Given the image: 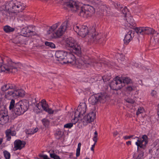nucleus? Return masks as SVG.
<instances>
[{
    "instance_id": "nucleus-1",
    "label": "nucleus",
    "mask_w": 159,
    "mask_h": 159,
    "mask_svg": "<svg viewBox=\"0 0 159 159\" xmlns=\"http://www.w3.org/2000/svg\"><path fill=\"white\" fill-rule=\"evenodd\" d=\"M61 23L58 22L51 26L47 33L50 34L52 38H57L63 35L68 26V23L65 21L60 25Z\"/></svg>"
},
{
    "instance_id": "nucleus-2",
    "label": "nucleus",
    "mask_w": 159,
    "mask_h": 159,
    "mask_svg": "<svg viewBox=\"0 0 159 159\" xmlns=\"http://www.w3.org/2000/svg\"><path fill=\"white\" fill-rule=\"evenodd\" d=\"M93 61L87 56H84L79 59L78 60H76L75 56L70 53H67L66 59L64 61L62 62L63 63H70L72 64L78 65L80 68H82V66H88V65L92 64Z\"/></svg>"
},
{
    "instance_id": "nucleus-3",
    "label": "nucleus",
    "mask_w": 159,
    "mask_h": 159,
    "mask_svg": "<svg viewBox=\"0 0 159 159\" xmlns=\"http://www.w3.org/2000/svg\"><path fill=\"white\" fill-rule=\"evenodd\" d=\"M29 107V102L27 101H20L15 104V101L11 99L10 102L9 109H13V114L16 117L23 114Z\"/></svg>"
},
{
    "instance_id": "nucleus-4",
    "label": "nucleus",
    "mask_w": 159,
    "mask_h": 159,
    "mask_svg": "<svg viewBox=\"0 0 159 159\" xmlns=\"http://www.w3.org/2000/svg\"><path fill=\"white\" fill-rule=\"evenodd\" d=\"M24 4L16 1H11L7 2L5 8L9 13H17L22 12L25 9Z\"/></svg>"
},
{
    "instance_id": "nucleus-5",
    "label": "nucleus",
    "mask_w": 159,
    "mask_h": 159,
    "mask_svg": "<svg viewBox=\"0 0 159 159\" xmlns=\"http://www.w3.org/2000/svg\"><path fill=\"white\" fill-rule=\"evenodd\" d=\"M19 64L12 61L11 59H8L7 62L2 65L0 63V72H5L7 73H15L18 70Z\"/></svg>"
},
{
    "instance_id": "nucleus-6",
    "label": "nucleus",
    "mask_w": 159,
    "mask_h": 159,
    "mask_svg": "<svg viewBox=\"0 0 159 159\" xmlns=\"http://www.w3.org/2000/svg\"><path fill=\"white\" fill-rule=\"evenodd\" d=\"M134 30L138 34L142 35L150 34L152 35L155 41H157L159 44V34L157 33L152 28L148 27H136L134 28Z\"/></svg>"
},
{
    "instance_id": "nucleus-7",
    "label": "nucleus",
    "mask_w": 159,
    "mask_h": 159,
    "mask_svg": "<svg viewBox=\"0 0 159 159\" xmlns=\"http://www.w3.org/2000/svg\"><path fill=\"white\" fill-rule=\"evenodd\" d=\"M134 139H137V141L135 142V144L137 147V150L139 148L144 149L145 148L146 145L148 142V137L145 135H143L141 138L135 137Z\"/></svg>"
},
{
    "instance_id": "nucleus-8",
    "label": "nucleus",
    "mask_w": 159,
    "mask_h": 159,
    "mask_svg": "<svg viewBox=\"0 0 159 159\" xmlns=\"http://www.w3.org/2000/svg\"><path fill=\"white\" fill-rule=\"evenodd\" d=\"M110 86L113 90H117L121 89L124 85L122 84V80L117 77L111 82Z\"/></svg>"
},
{
    "instance_id": "nucleus-9",
    "label": "nucleus",
    "mask_w": 159,
    "mask_h": 159,
    "mask_svg": "<svg viewBox=\"0 0 159 159\" xmlns=\"http://www.w3.org/2000/svg\"><path fill=\"white\" fill-rule=\"evenodd\" d=\"M74 29L78 34L82 37H85L88 33V28L86 26H75Z\"/></svg>"
},
{
    "instance_id": "nucleus-10",
    "label": "nucleus",
    "mask_w": 159,
    "mask_h": 159,
    "mask_svg": "<svg viewBox=\"0 0 159 159\" xmlns=\"http://www.w3.org/2000/svg\"><path fill=\"white\" fill-rule=\"evenodd\" d=\"M64 5L72 10L76 11L79 7L78 2L73 0H64Z\"/></svg>"
},
{
    "instance_id": "nucleus-11",
    "label": "nucleus",
    "mask_w": 159,
    "mask_h": 159,
    "mask_svg": "<svg viewBox=\"0 0 159 159\" xmlns=\"http://www.w3.org/2000/svg\"><path fill=\"white\" fill-rule=\"evenodd\" d=\"M86 105L85 103H82L80 104L78 107L77 110L75 112V115L76 116L81 117L86 111Z\"/></svg>"
},
{
    "instance_id": "nucleus-12",
    "label": "nucleus",
    "mask_w": 159,
    "mask_h": 159,
    "mask_svg": "<svg viewBox=\"0 0 159 159\" xmlns=\"http://www.w3.org/2000/svg\"><path fill=\"white\" fill-rule=\"evenodd\" d=\"M95 113L93 111L90 112L85 116L83 118V122L84 124L91 123L95 118Z\"/></svg>"
},
{
    "instance_id": "nucleus-13",
    "label": "nucleus",
    "mask_w": 159,
    "mask_h": 159,
    "mask_svg": "<svg viewBox=\"0 0 159 159\" xmlns=\"http://www.w3.org/2000/svg\"><path fill=\"white\" fill-rule=\"evenodd\" d=\"M8 112L6 111H2L0 112V124L3 125L7 123L9 120Z\"/></svg>"
},
{
    "instance_id": "nucleus-14",
    "label": "nucleus",
    "mask_w": 159,
    "mask_h": 159,
    "mask_svg": "<svg viewBox=\"0 0 159 159\" xmlns=\"http://www.w3.org/2000/svg\"><path fill=\"white\" fill-rule=\"evenodd\" d=\"M67 52L62 51H57L56 52L55 56L59 61H64L66 59Z\"/></svg>"
},
{
    "instance_id": "nucleus-15",
    "label": "nucleus",
    "mask_w": 159,
    "mask_h": 159,
    "mask_svg": "<svg viewBox=\"0 0 159 159\" xmlns=\"http://www.w3.org/2000/svg\"><path fill=\"white\" fill-rule=\"evenodd\" d=\"M26 143L24 141H22L19 139L16 140L14 143V148L15 150H20L24 147Z\"/></svg>"
},
{
    "instance_id": "nucleus-16",
    "label": "nucleus",
    "mask_w": 159,
    "mask_h": 159,
    "mask_svg": "<svg viewBox=\"0 0 159 159\" xmlns=\"http://www.w3.org/2000/svg\"><path fill=\"white\" fill-rule=\"evenodd\" d=\"M94 13V11H90L89 9L85 10L84 8H81L79 12V15L84 17H87L91 16Z\"/></svg>"
},
{
    "instance_id": "nucleus-17",
    "label": "nucleus",
    "mask_w": 159,
    "mask_h": 159,
    "mask_svg": "<svg viewBox=\"0 0 159 159\" xmlns=\"http://www.w3.org/2000/svg\"><path fill=\"white\" fill-rule=\"evenodd\" d=\"M105 98L104 96L102 97L99 95H92L89 99V101L92 105L95 104L98 100L101 101L102 99Z\"/></svg>"
},
{
    "instance_id": "nucleus-18",
    "label": "nucleus",
    "mask_w": 159,
    "mask_h": 159,
    "mask_svg": "<svg viewBox=\"0 0 159 159\" xmlns=\"http://www.w3.org/2000/svg\"><path fill=\"white\" fill-rule=\"evenodd\" d=\"M13 127H11L9 129H7L5 132L6 137L7 141H9L11 139V135L12 136H14L16 134V131L13 130Z\"/></svg>"
},
{
    "instance_id": "nucleus-19",
    "label": "nucleus",
    "mask_w": 159,
    "mask_h": 159,
    "mask_svg": "<svg viewBox=\"0 0 159 159\" xmlns=\"http://www.w3.org/2000/svg\"><path fill=\"white\" fill-rule=\"evenodd\" d=\"M34 31L30 30V28L25 27L22 28L20 32L21 35L25 37H29L31 36Z\"/></svg>"
},
{
    "instance_id": "nucleus-20",
    "label": "nucleus",
    "mask_w": 159,
    "mask_h": 159,
    "mask_svg": "<svg viewBox=\"0 0 159 159\" xmlns=\"http://www.w3.org/2000/svg\"><path fill=\"white\" fill-rule=\"evenodd\" d=\"M48 106V104L47 103L46 101L44 99L41 100L40 102L36 105V107L39 109L40 110L42 108L44 111L45 110Z\"/></svg>"
},
{
    "instance_id": "nucleus-21",
    "label": "nucleus",
    "mask_w": 159,
    "mask_h": 159,
    "mask_svg": "<svg viewBox=\"0 0 159 159\" xmlns=\"http://www.w3.org/2000/svg\"><path fill=\"white\" fill-rule=\"evenodd\" d=\"M114 5L116 8L122 12V13L124 14V16H126L127 12L128 10L126 7H125L123 8L121 7V5L118 3H115Z\"/></svg>"
},
{
    "instance_id": "nucleus-22",
    "label": "nucleus",
    "mask_w": 159,
    "mask_h": 159,
    "mask_svg": "<svg viewBox=\"0 0 159 159\" xmlns=\"http://www.w3.org/2000/svg\"><path fill=\"white\" fill-rule=\"evenodd\" d=\"M66 45L67 46L70 47H73L74 46L75 41L72 37H70L66 38L65 40Z\"/></svg>"
},
{
    "instance_id": "nucleus-23",
    "label": "nucleus",
    "mask_w": 159,
    "mask_h": 159,
    "mask_svg": "<svg viewBox=\"0 0 159 159\" xmlns=\"http://www.w3.org/2000/svg\"><path fill=\"white\" fill-rule=\"evenodd\" d=\"M132 31L129 30L125 36L124 39V42L126 44H128L132 40V36L131 35Z\"/></svg>"
},
{
    "instance_id": "nucleus-24",
    "label": "nucleus",
    "mask_w": 159,
    "mask_h": 159,
    "mask_svg": "<svg viewBox=\"0 0 159 159\" xmlns=\"http://www.w3.org/2000/svg\"><path fill=\"white\" fill-rule=\"evenodd\" d=\"M15 86L12 84H5L3 85L1 88L2 90L3 91H5L9 89H13L15 88Z\"/></svg>"
},
{
    "instance_id": "nucleus-25",
    "label": "nucleus",
    "mask_w": 159,
    "mask_h": 159,
    "mask_svg": "<svg viewBox=\"0 0 159 159\" xmlns=\"http://www.w3.org/2000/svg\"><path fill=\"white\" fill-rule=\"evenodd\" d=\"M15 97H22L25 95V91L22 89H19L14 90Z\"/></svg>"
},
{
    "instance_id": "nucleus-26",
    "label": "nucleus",
    "mask_w": 159,
    "mask_h": 159,
    "mask_svg": "<svg viewBox=\"0 0 159 159\" xmlns=\"http://www.w3.org/2000/svg\"><path fill=\"white\" fill-rule=\"evenodd\" d=\"M5 97L8 99H10L13 97H15L14 90L9 91H8L6 93Z\"/></svg>"
},
{
    "instance_id": "nucleus-27",
    "label": "nucleus",
    "mask_w": 159,
    "mask_h": 159,
    "mask_svg": "<svg viewBox=\"0 0 159 159\" xmlns=\"http://www.w3.org/2000/svg\"><path fill=\"white\" fill-rule=\"evenodd\" d=\"M102 38V34H98L97 33L95 32L92 35L91 39L93 41H97Z\"/></svg>"
},
{
    "instance_id": "nucleus-28",
    "label": "nucleus",
    "mask_w": 159,
    "mask_h": 159,
    "mask_svg": "<svg viewBox=\"0 0 159 159\" xmlns=\"http://www.w3.org/2000/svg\"><path fill=\"white\" fill-rule=\"evenodd\" d=\"M44 111L48 112L49 114L51 115L56 114L58 111L59 110L58 109L53 110L52 109L48 107Z\"/></svg>"
},
{
    "instance_id": "nucleus-29",
    "label": "nucleus",
    "mask_w": 159,
    "mask_h": 159,
    "mask_svg": "<svg viewBox=\"0 0 159 159\" xmlns=\"http://www.w3.org/2000/svg\"><path fill=\"white\" fill-rule=\"evenodd\" d=\"M3 30L6 33H10L13 32L15 30V28L8 25H6L4 27Z\"/></svg>"
},
{
    "instance_id": "nucleus-30",
    "label": "nucleus",
    "mask_w": 159,
    "mask_h": 159,
    "mask_svg": "<svg viewBox=\"0 0 159 159\" xmlns=\"http://www.w3.org/2000/svg\"><path fill=\"white\" fill-rule=\"evenodd\" d=\"M120 80H122V84L123 85H124V86L125 83L128 84L132 82L131 80L128 77H123L121 79H120Z\"/></svg>"
},
{
    "instance_id": "nucleus-31",
    "label": "nucleus",
    "mask_w": 159,
    "mask_h": 159,
    "mask_svg": "<svg viewBox=\"0 0 159 159\" xmlns=\"http://www.w3.org/2000/svg\"><path fill=\"white\" fill-rule=\"evenodd\" d=\"M74 50V52L78 53H79L80 52L81 48L80 46L76 45L75 43L74 46L71 47Z\"/></svg>"
},
{
    "instance_id": "nucleus-32",
    "label": "nucleus",
    "mask_w": 159,
    "mask_h": 159,
    "mask_svg": "<svg viewBox=\"0 0 159 159\" xmlns=\"http://www.w3.org/2000/svg\"><path fill=\"white\" fill-rule=\"evenodd\" d=\"M128 23L131 26H134L135 23L132 17H130L126 19Z\"/></svg>"
},
{
    "instance_id": "nucleus-33",
    "label": "nucleus",
    "mask_w": 159,
    "mask_h": 159,
    "mask_svg": "<svg viewBox=\"0 0 159 159\" xmlns=\"http://www.w3.org/2000/svg\"><path fill=\"white\" fill-rule=\"evenodd\" d=\"M42 122L43 125L45 127H48L49 125V121L48 119L44 118L42 120Z\"/></svg>"
},
{
    "instance_id": "nucleus-34",
    "label": "nucleus",
    "mask_w": 159,
    "mask_h": 159,
    "mask_svg": "<svg viewBox=\"0 0 159 159\" xmlns=\"http://www.w3.org/2000/svg\"><path fill=\"white\" fill-rule=\"evenodd\" d=\"M81 144L80 143H78V144L77 148L76 150V156L77 157H78L80 155V150Z\"/></svg>"
},
{
    "instance_id": "nucleus-35",
    "label": "nucleus",
    "mask_w": 159,
    "mask_h": 159,
    "mask_svg": "<svg viewBox=\"0 0 159 159\" xmlns=\"http://www.w3.org/2000/svg\"><path fill=\"white\" fill-rule=\"evenodd\" d=\"M4 156L6 159H10L11 157L10 153L6 150L3 152Z\"/></svg>"
},
{
    "instance_id": "nucleus-36",
    "label": "nucleus",
    "mask_w": 159,
    "mask_h": 159,
    "mask_svg": "<svg viewBox=\"0 0 159 159\" xmlns=\"http://www.w3.org/2000/svg\"><path fill=\"white\" fill-rule=\"evenodd\" d=\"M80 117L79 116H76L75 115V117L74 119H72L71 120V123L73 124H75L79 120V118Z\"/></svg>"
},
{
    "instance_id": "nucleus-37",
    "label": "nucleus",
    "mask_w": 159,
    "mask_h": 159,
    "mask_svg": "<svg viewBox=\"0 0 159 159\" xmlns=\"http://www.w3.org/2000/svg\"><path fill=\"white\" fill-rule=\"evenodd\" d=\"M45 44L46 45L52 48H55L54 44L52 42H45Z\"/></svg>"
},
{
    "instance_id": "nucleus-38",
    "label": "nucleus",
    "mask_w": 159,
    "mask_h": 159,
    "mask_svg": "<svg viewBox=\"0 0 159 159\" xmlns=\"http://www.w3.org/2000/svg\"><path fill=\"white\" fill-rule=\"evenodd\" d=\"M94 135L93 138V140L95 143H96L98 140V133L97 131L94 132Z\"/></svg>"
},
{
    "instance_id": "nucleus-39",
    "label": "nucleus",
    "mask_w": 159,
    "mask_h": 159,
    "mask_svg": "<svg viewBox=\"0 0 159 159\" xmlns=\"http://www.w3.org/2000/svg\"><path fill=\"white\" fill-rule=\"evenodd\" d=\"M144 155V152L142 151H140L137 156L136 159H141L143 158Z\"/></svg>"
},
{
    "instance_id": "nucleus-40",
    "label": "nucleus",
    "mask_w": 159,
    "mask_h": 159,
    "mask_svg": "<svg viewBox=\"0 0 159 159\" xmlns=\"http://www.w3.org/2000/svg\"><path fill=\"white\" fill-rule=\"evenodd\" d=\"M144 111V109L143 107H140L138 109L137 112H136L137 115H138L140 114L143 113Z\"/></svg>"
},
{
    "instance_id": "nucleus-41",
    "label": "nucleus",
    "mask_w": 159,
    "mask_h": 159,
    "mask_svg": "<svg viewBox=\"0 0 159 159\" xmlns=\"http://www.w3.org/2000/svg\"><path fill=\"white\" fill-rule=\"evenodd\" d=\"M73 126V124L71 123H67L64 126V128H70Z\"/></svg>"
},
{
    "instance_id": "nucleus-42",
    "label": "nucleus",
    "mask_w": 159,
    "mask_h": 159,
    "mask_svg": "<svg viewBox=\"0 0 159 159\" xmlns=\"http://www.w3.org/2000/svg\"><path fill=\"white\" fill-rule=\"evenodd\" d=\"M157 92L154 90H152L151 93V96L153 97H155L157 95Z\"/></svg>"
},
{
    "instance_id": "nucleus-43",
    "label": "nucleus",
    "mask_w": 159,
    "mask_h": 159,
    "mask_svg": "<svg viewBox=\"0 0 159 159\" xmlns=\"http://www.w3.org/2000/svg\"><path fill=\"white\" fill-rule=\"evenodd\" d=\"M134 88L131 86H128L126 88V90L127 91L131 92L134 90Z\"/></svg>"
},
{
    "instance_id": "nucleus-44",
    "label": "nucleus",
    "mask_w": 159,
    "mask_h": 159,
    "mask_svg": "<svg viewBox=\"0 0 159 159\" xmlns=\"http://www.w3.org/2000/svg\"><path fill=\"white\" fill-rule=\"evenodd\" d=\"M126 101L128 102L131 104H133L135 102L134 100L130 99H127L126 100Z\"/></svg>"
},
{
    "instance_id": "nucleus-45",
    "label": "nucleus",
    "mask_w": 159,
    "mask_h": 159,
    "mask_svg": "<svg viewBox=\"0 0 159 159\" xmlns=\"http://www.w3.org/2000/svg\"><path fill=\"white\" fill-rule=\"evenodd\" d=\"M134 135H130V136H124L123 137V138L125 140H127L129 139H130L133 137Z\"/></svg>"
},
{
    "instance_id": "nucleus-46",
    "label": "nucleus",
    "mask_w": 159,
    "mask_h": 159,
    "mask_svg": "<svg viewBox=\"0 0 159 159\" xmlns=\"http://www.w3.org/2000/svg\"><path fill=\"white\" fill-rule=\"evenodd\" d=\"M39 157L40 158H43V159H45V157L47 158L48 156L46 155H42L41 154H39Z\"/></svg>"
},
{
    "instance_id": "nucleus-47",
    "label": "nucleus",
    "mask_w": 159,
    "mask_h": 159,
    "mask_svg": "<svg viewBox=\"0 0 159 159\" xmlns=\"http://www.w3.org/2000/svg\"><path fill=\"white\" fill-rule=\"evenodd\" d=\"M50 155L51 158L54 159L57 155L54 153H50Z\"/></svg>"
},
{
    "instance_id": "nucleus-48",
    "label": "nucleus",
    "mask_w": 159,
    "mask_h": 159,
    "mask_svg": "<svg viewBox=\"0 0 159 159\" xmlns=\"http://www.w3.org/2000/svg\"><path fill=\"white\" fill-rule=\"evenodd\" d=\"M113 135L114 137H116L119 134L118 132L116 131H114L113 133Z\"/></svg>"
},
{
    "instance_id": "nucleus-49",
    "label": "nucleus",
    "mask_w": 159,
    "mask_h": 159,
    "mask_svg": "<svg viewBox=\"0 0 159 159\" xmlns=\"http://www.w3.org/2000/svg\"><path fill=\"white\" fill-rule=\"evenodd\" d=\"M156 154L157 157H159V148L157 149Z\"/></svg>"
},
{
    "instance_id": "nucleus-50",
    "label": "nucleus",
    "mask_w": 159,
    "mask_h": 159,
    "mask_svg": "<svg viewBox=\"0 0 159 159\" xmlns=\"http://www.w3.org/2000/svg\"><path fill=\"white\" fill-rule=\"evenodd\" d=\"M96 143H94V144L93 145L91 148V150L92 151H94V148L95 147V145Z\"/></svg>"
},
{
    "instance_id": "nucleus-51",
    "label": "nucleus",
    "mask_w": 159,
    "mask_h": 159,
    "mask_svg": "<svg viewBox=\"0 0 159 159\" xmlns=\"http://www.w3.org/2000/svg\"><path fill=\"white\" fill-rule=\"evenodd\" d=\"M126 143L128 145H130L131 144V141H128L126 142Z\"/></svg>"
},
{
    "instance_id": "nucleus-52",
    "label": "nucleus",
    "mask_w": 159,
    "mask_h": 159,
    "mask_svg": "<svg viewBox=\"0 0 159 159\" xmlns=\"http://www.w3.org/2000/svg\"><path fill=\"white\" fill-rule=\"evenodd\" d=\"M54 159H61L59 156L57 155V156L56 157H55V158Z\"/></svg>"
},
{
    "instance_id": "nucleus-53",
    "label": "nucleus",
    "mask_w": 159,
    "mask_h": 159,
    "mask_svg": "<svg viewBox=\"0 0 159 159\" xmlns=\"http://www.w3.org/2000/svg\"><path fill=\"white\" fill-rule=\"evenodd\" d=\"M38 130V129L37 128L35 129H34V132H33V133L36 132Z\"/></svg>"
},
{
    "instance_id": "nucleus-54",
    "label": "nucleus",
    "mask_w": 159,
    "mask_h": 159,
    "mask_svg": "<svg viewBox=\"0 0 159 159\" xmlns=\"http://www.w3.org/2000/svg\"><path fill=\"white\" fill-rule=\"evenodd\" d=\"M3 139L2 138H0V145L2 142Z\"/></svg>"
},
{
    "instance_id": "nucleus-55",
    "label": "nucleus",
    "mask_w": 159,
    "mask_h": 159,
    "mask_svg": "<svg viewBox=\"0 0 159 159\" xmlns=\"http://www.w3.org/2000/svg\"><path fill=\"white\" fill-rule=\"evenodd\" d=\"M61 131H59L58 132V134H59L61 135Z\"/></svg>"
},
{
    "instance_id": "nucleus-56",
    "label": "nucleus",
    "mask_w": 159,
    "mask_h": 159,
    "mask_svg": "<svg viewBox=\"0 0 159 159\" xmlns=\"http://www.w3.org/2000/svg\"><path fill=\"white\" fill-rule=\"evenodd\" d=\"M157 114H158V116H159V108H158V109Z\"/></svg>"
},
{
    "instance_id": "nucleus-57",
    "label": "nucleus",
    "mask_w": 159,
    "mask_h": 159,
    "mask_svg": "<svg viewBox=\"0 0 159 159\" xmlns=\"http://www.w3.org/2000/svg\"><path fill=\"white\" fill-rule=\"evenodd\" d=\"M50 159L49 158H48V156H47V158H45V159Z\"/></svg>"
},
{
    "instance_id": "nucleus-58",
    "label": "nucleus",
    "mask_w": 159,
    "mask_h": 159,
    "mask_svg": "<svg viewBox=\"0 0 159 159\" xmlns=\"http://www.w3.org/2000/svg\"><path fill=\"white\" fill-rule=\"evenodd\" d=\"M85 159H89V158H85Z\"/></svg>"
}]
</instances>
